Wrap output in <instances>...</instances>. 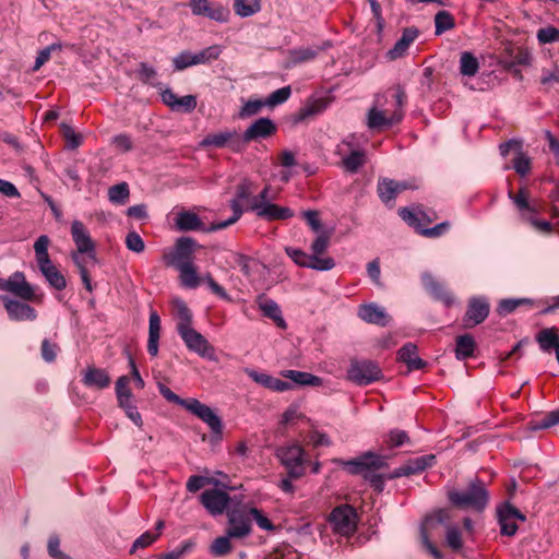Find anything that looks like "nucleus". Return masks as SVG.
<instances>
[{
  "label": "nucleus",
  "instance_id": "c756f323",
  "mask_svg": "<svg viewBox=\"0 0 559 559\" xmlns=\"http://www.w3.org/2000/svg\"><path fill=\"white\" fill-rule=\"evenodd\" d=\"M257 304L262 314L273 320L276 326L283 330L287 328L286 321L282 316V310L277 302L261 295L258 297Z\"/></svg>",
  "mask_w": 559,
  "mask_h": 559
},
{
  "label": "nucleus",
  "instance_id": "4468645a",
  "mask_svg": "<svg viewBox=\"0 0 559 559\" xmlns=\"http://www.w3.org/2000/svg\"><path fill=\"white\" fill-rule=\"evenodd\" d=\"M177 332L189 350L197 353L203 358H213L214 347L200 332L194 330L192 325L186 326Z\"/></svg>",
  "mask_w": 559,
  "mask_h": 559
},
{
  "label": "nucleus",
  "instance_id": "f704fd0d",
  "mask_svg": "<svg viewBox=\"0 0 559 559\" xmlns=\"http://www.w3.org/2000/svg\"><path fill=\"white\" fill-rule=\"evenodd\" d=\"M160 333V319L156 311L150 313L147 352L151 356L158 354V341Z\"/></svg>",
  "mask_w": 559,
  "mask_h": 559
},
{
  "label": "nucleus",
  "instance_id": "4be33fe9",
  "mask_svg": "<svg viewBox=\"0 0 559 559\" xmlns=\"http://www.w3.org/2000/svg\"><path fill=\"white\" fill-rule=\"evenodd\" d=\"M423 286L428 294H430L436 300L443 302L447 307L454 304V297L447 286L439 282L435 276L425 272L421 275Z\"/></svg>",
  "mask_w": 559,
  "mask_h": 559
},
{
  "label": "nucleus",
  "instance_id": "774afa93",
  "mask_svg": "<svg viewBox=\"0 0 559 559\" xmlns=\"http://www.w3.org/2000/svg\"><path fill=\"white\" fill-rule=\"evenodd\" d=\"M271 559H301V556L293 547L283 546L276 549Z\"/></svg>",
  "mask_w": 559,
  "mask_h": 559
},
{
  "label": "nucleus",
  "instance_id": "e2e57ef3",
  "mask_svg": "<svg viewBox=\"0 0 559 559\" xmlns=\"http://www.w3.org/2000/svg\"><path fill=\"white\" fill-rule=\"evenodd\" d=\"M559 424V408L547 413L540 420L533 424L532 429H547Z\"/></svg>",
  "mask_w": 559,
  "mask_h": 559
},
{
  "label": "nucleus",
  "instance_id": "f257e3e1",
  "mask_svg": "<svg viewBox=\"0 0 559 559\" xmlns=\"http://www.w3.org/2000/svg\"><path fill=\"white\" fill-rule=\"evenodd\" d=\"M406 103L407 95L400 84L377 93L366 116L368 129L379 131L400 123L404 118Z\"/></svg>",
  "mask_w": 559,
  "mask_h": 559
},
{
  "label": "nucleus",
  "instance_id": "72a5a7b5",
  "mask_svg": "<svg viewBox=\"0 0 559 559\" xmlns=\"http://www.w3.org/2000/svg\"><path fill=\"white\" fill-rule=\"evenodd\" d=\"M399 360L405 362L409 370H419L426 366V362L418 356L417 346L413 343L405 344L400 348Z\"/></svg>",
  "mask_w": 559,
  "mask_h": 559
},
{
  "label": "nucleus",
  "instance_id": "c85d7f7f",
  "mask_svg": "<svg viewBox=\"0 0 559 559\" xmlns=\"http://www.w3.org/2000/svg\"><path fill=\"white\" fill-rule=\"evenodd\" d=\"M358 317L367 323L377 324L381 326L388 325L390 321V317L388 316L385 310L372 302L361 305L358 308Z\"/></svg>",
  "mask_w": 559,
  "mask_h": 559
},
{
  "label": "nucleus",
  "instance_id": "7c9ffc66",
  "mask_svg": "<svg viewBox=\"0 0 559 559\" xmlns=\"http://www.w3.org/2000/svg\"><path fill=\"white\" fill-rule=\"evenodd\" d=\"M246 373L248 374V377L250 379H252L258 384H261L262 386L270 389L272 391H275V392H285L292 388V385L288 382L283 381L278 378H274L264 372H259L253 369H248L246 371Z\"/></svg>",
  "mask_w": 559,
  "mask_h": 559
},
{
  "label": "nucleus",
  "instance_id": "6ab92c4d",
  "mask_svg": "<svg viewBox=\"0 0 559 559\" xmlns=\"http://www.w3.org/2000/svg\"><path fill=\"white\" fill-rule=\"evenodd\" d=\"M489 314V304L485 298L473 297L469 299L466 312L463 317V326L472 329L486 320Z\"/></svg>",
  "mask_w": 559,
  "mask_h": 559
},
{
  "label": "nucleus",
  "instance_id": "5701e85b",
  "mask_svg": "<svg viewBox=\"0 0 559 559\" xmlns=\"http://www.w3.org/2000/svg\"><path fill=\"white\" fill-rule=\"evenodd\" d=\"M201 145L213 147H224L229 145L235 152L243 150L241 138L238 136L236 131L210 133L202 140Z\"/></svg>",
  "mask_w": 559,
  "mask_h": 559
},
{
  "label": "nucleus",
  "instance_id": "ddd939ff",
  "mask_svg": "<svg viewBox=\"0 0 559 559\" xmlns=\"http://www.w3.org/2000/svg\"><path fill=\"white\" fill-rule=\"evenodd\" d=\"M287 255L299 266L309 267L317 271H330L335 266L331 257H316L304 252L300 249L286 247Z\"/></svg>",
  "mask_w": 559,
  "mask_h": 559
},
{
  "label": "nucleus",
  "instance_id": "3c124183",
  "mask_svg": "<svg viewBox=\"0 0 559 559\" xmlns=\"http://www.w3.org/2000/svg\"><path fill=\"white\" fill-rule=\"evenodd\" d=\"M249 512H250L251 522L254 521L257 523V525L259 526V528H261L263 531H267V532H272L275 530L274 524L267 518V515L263 513L262 510H260L255 507L249 506Z\"/></svg>",
  "mask_w": 559,
  "mask_h": 559
},
{
  "label": "nucleus",
  "instance_id": "0eeeda50",
  "mask_svg": "<svg viewBox=\"0 0 559 559\" xmlns=\"http://www.w3.org/2000/svg\"><path fill=\"white\" fill-rule=\"evenodd\" d=\"M197 247L198 245L194 239L190 237H180L177 239L174 249L164 253V263L167 266H174L176 269L182 267V265L193 264Z\"/></svg>",
  "mask_w": 559,
  "mask_h": 559
},
{
  "label": "nucleus",
  "instance_id": "7ed1b4c3",
  "mask_svg": "<svg viewBox=\"0 0 559 559\" xmlns=\"http://www.w3.org/2000/svg\"><path fill=\"white\" fill-rule=\"evenodd\" d=\"M158 391L168 402L185 407L188 412L206 424L212 433L218 436L223 433V423L221 417L206 404L201 403L197 399H181L163 383H158Z\"/></svg>",
  "mask_w": 559,
  "mask_h": 559
},
{
  "label": "nucleus",
  "instance_id": "9b49d317",
  "mask_svg": "<svg viewBox=\"0 0 559 559\" xmlns=\"http://www.w3.org/2000/svg\"><path fill=\"white\" fill-rule=\"evenodd\" d=\"M304 454L305 451L299 444L282 447L277 451L281 463L286 467L289 477L293 479L300 478L305 474Z\"/></svg>",
  "mask_w": 559,
  "mask_h": 559
},
{
  "label": "nucleus",
  "instance_id": "864d4df0",
  "mask_svg": "<svg viewBox=\"0 0 559 559\" xmlns=\"http://www.w3.org/2000/svg\"><path fill=\"white\" fill-rule=\"evenodd\" d=\"M325 105L326 104L323 99H314L306 104L298 112V120H304L308 117L322 112L325 109Z\"/></svg>",
  "mask_w": 559,
  "mask_h": 559
},
{
  "label": "nucleus",
  "instance_id": "c9c22d12",
  "mask_svg": "<svg viewBox=\"0 0 559 559\" xmlns=\"http://www.w3.org/2000/svg\"><path fill=\"white\" fill-rule=\"evenodd\" d=\"M418 29L415 27L405 28L402 37L396 41L394 47L390 50L392 58L401 57L409 47V45L417 38Z\"/></svg>",
  "mask_w": 559,
  "mask_h": 559
},
{
  "label": "nucleus",
  "instance_id": "69168bd1",
  "mask_svg": "<svg viewBox=\"0 0 559 559\" xmlns=\"http://www.w3.org/2000/svg\"><path fill=\"white\" fill-rule=\"evenodd\" d=\"M513 168L521 176L527 175L531 170L530 157H527L522 152H518L515 157L513 158Z\"/></svg>",
  "mask_w": 559,
  "mask_h": 559
},
{
  "label": "nucleus",
  "instance_id": "4c0bfd02",
  "mask_svg": "<svg viewBox=\"0 0 559 559\" xmlns=\"http://www.w3.org/2000/svg\"><path fill=\"white\" fill-rule=\"evenodd\" d=\"M282 374H283V377L294 381L297 384H301V385L319 386L322 384V379L320 377H317L314 374H311V373L305 372V371L286 370Z\"/></svg>",
  "mask_w": 559,
  "mask_h": 559
},
{
  "label": "nucleus",
  "instance_id": "2f4dec72",
  "mask_svg": "<svg viewBox=\"0 0 559 559\" xmlns=\"http://www.w3.org/2000/svg\"><path fill=\"white\" fill-rule=\"evenodd\" d=\"M82 382L88 388L102 390L110 384V377L104 369L88 367L83 374Z\"/></svg>",
  "mask_w": 559,
  "mask_h": 559
},
{
  "label": "nucleus",
  "instance_id": "338daca9",
  "mask_svg": "<svg viewBox=\"0 0 559 559\" xmlns=\"http://www.w3.org/2000/svg\"><path fill=\"white\" fill-rule=\"evenodd\" d=\"M126 246L130 251L135 253H141L145 249L144 241L136 231L128 233L126 237Z\"/></svg>",
  "mask_w": 559,
  "mask_h": 559
},
{
  "label": "nucleus",
  "instance_id": "a211bd4d",
  "mask_svg": "<svg viewBox=\"0 0 559 559\" xmlns=\"http://www.w3.org/2000/svg\"><path fill=\"white\" fill-rule=\"evenodd\" d=\"M71 236L79 253H85L93 261L96 260V246L92 240L88 229L81 221H73L71 224Z\"/></svg>",
  "mask_w": 559,
  "mask_h": 559
},
{
  "label": "nucleus",
  "instance_id": "6e6d98bb",
  "mask_svg": "<svg viewBox=\"0 0 559 559\" xmlns=\"http://www.w3.org/2000/svg\"><path fill=\"white\" fill-rule=\"evenodd\" d=\"M331 234L328 231H321L317 235L316 239L311 245V254L316 257H321L323 254L330 243Z\"/></svg>",
  "mask_w": 559,
  "mask_h": 559
},
{
  "label": "nucleus",
  "instance_id": "6e6552de",
  "mask_svg": "<svg viewBox=\"0 0 559 559\" xmlns=\"http://www.w3.org/2000/svg\"><path fill=\"white\" fill-rule=\"evenodd\" d=\"M177 270L179 271V280L183 287L197 288L201 282L204 281L213 294L222 299L230 300L226 290L215 282L210 273H207L203 278L198 275V269L194 263L190 265H182V267Z\"/></svg>",
  "mask_w": 559,
  "mask_h": 559
},
{
  "label": "nucleus",
  "instance_id": "f03ea898",
  "mask_svg": "<svg viewBox=\"0 0 559 559\" xmlns=\"http://www.w3.org/2000/svg\"><path fill=\"white\" fill-rule=\"evenodd\" d=\"M338 463L349 474L362 475L377 491L383 490L384 477L376 471L386 466L385 457L369 451L353 460H340Z\"/></svg>",
  "mask_w": 559,
  "mask_h": 559
},
{
  "label": "nucleus",
  "instance_id": "052dcab7",
  "mask_svg": "<svg viewBox=\"0 0 559 559\" xmlns=\"http://www.w3.org/2000/svg\"><path fill=\"white\" fill-rule=\"evenodd\" d=\"M62 46L60 43H53L46 48L41 49L35 60V64L33 67L34 71L39 70L49 59L53 51L61 50Z\"/></svg>",
  "mask_w": 559,
  "mask_h": 559
},
{
  "label": "nucleus",
  "instance_id": "4d7b16f0",
  "mask_svg": "<svg viewBox=\"0 0 559 559\" xmlns=\"http://www.w3.org/2000/svg\"><path fill=\"white\" fill-rule=\"evenodd\" d=\"M264 106H266L265 100L249 99L243 104L238 116L241 119L252 117L258 115Z\"/></svg>",
  "mask_w": 559,
  "mask_h": 559
},
{
  "label": "nucleus",
  "instance_id": "393cba45",
  "mask_svg": "<svg viewBox=\"0 0 559 559\" xmlns=\"http://www.w3.org/2000/svg\"><path fill=\"white\" fill-rule=\"evenodd\" d=\"M276 131L275 123L270 118H259L251 123L243 132L241 141L245 146L246 143L258 139H265L273 135Z\"/></svg>",
  "mask_w": 559,
  "mask_h": 559
},
{
  "label": "nucleus",
  "instance_id": "09e8293b",
  "mask_svg": "<svg viewBox=\"0 0 559 559\" xmlns=\"http://www.w3.org/2000/svg\"><path fill=\"white\" fill-rule=\"evenodd\" d=\"M222 53V48L218 45L210 46L198 53H193L194 64L207 63L212 60H216Z\"/></svg>",
  "mask_w": 559,
  "mask_h": 559
},
{
  "label": "nucleus",
  "instance_id": "f8f14e48",
  "mask_svg": "<svg viewBox=\"0 0 559 559\" xmlns=\"http://www.w3.org/2000/svg\"><path fill=\"white\" fill-rule=\"evenodd\" d=\"M329 521L333 531L342 536H349L356 530V512L347 504L335 508Z\"/></svg>",
  "mask_w": 559,
  "mask_h": 559
},
{
  "label": "nucleus",
  "instance_id": "dca6fc26",
  "mask_svg": "<svg viewBox=\"0 0 559 559\" xmlns=\"http://www.w3.org/2000/svg\"><path fill=\"white\" fill-rule=\"evenodd\" d=\"M8 292L26 301L40 302L43 299V295L37 294L35 287L26 281L24 273L19 271L9 276Z\"/></svg>",
  "mask_w": 559,
  "mask_h": 559
},
{
  "label": "nucleus",
  "instance_id": "5fc2aeb1",
  "mask_svg": "<svg viewBox=\"0 0 559 559\" xmlns=\"http://www.w3.org/2000/svg\"><path fill=\"white\" fill-rule=\"evenodd\" d=\"M231 536H229L227 533L225 536H221L214 539V542L211 545V552L214 556H225L231 551V543H230Z\"/></svg>",
  "mask_w": 559,
  "mask_h": 559
},
{
  "label": "nucleus",
  "instance_id": "423d86ee",
  "mask_svg": "<svg viewBox=\"0 0 559 559\" xmlns=\"http://www.w3.org/2000/svg\"><path fill=\"white\" fill-rule=\"evenodd\" d=\"M335 154L341 157L342 167L355 174L367 162L366 151L360 147L356 135L346 136L336 145Z\"/></svg>",
  "mask_w": 559,
  "mask_h": 559
},
{
  "label": "nucleus",
  "instance_id": "a19ab883",
  "mask_svg": "<svg viewBox=\"0 0 559 559\" xmlns=\"http://www.w3.org/2000/svg\"><path fill=\"white\" fill-rule=\"evenodd\" d=\"M234 10L241 17L251 16L261 10V0H235Z\"/></svg>",
  "mask_w": 559,
  "mask_h": 559
},
{
  "label": "nucleus",
  "instance_id": "1a4fd4ad",
  "mask_svg": "<svg viewBox=\"0 0 559 559\" xmlns=\"http://www.w3.org/2000/svg\"><path fill=\"white\" fill-rule=\"evenodd\" d=\"M382 371L378 364L371 360H352L347 370V379L358 385H367L379 380Z\"/></svg>",
  "mask_w": 559,
  "mask_h": 559
},
{
  "label": "nucleus",
  "instance_id": "680f3d73",
  "mask_svg": "<svg viewBox=\"0 0 559 559\" xmlns=\"http://www.w3.org/2000/svg\"><path fill=\"white\" fill-rule=\"evenodd\" d=\"M536 37L539 44H551L559 41V29L554 26H547L537 31Z\"/></svg>",
  "mask_w": 559,
  "mask_h": 559
},
{
  "label": "nucleus",
  "instance_id": "bb28decb",
  "mask_svg": "<svg viewBox=\"0 0 559 559\" xmlns=\"http://www.w3.org/2000/svg\"><path fill=\"white\" fill-rule=\"evenodd\" d=\"M449 519L448 512L444 510H439L435 515L429 516L425 520L424 524L420 527V537L423 545L427 549V551L435 559H442V554L438 550V548L430 542L428 535V528L433 527L435 524H439Z\"/></svg>",
  "mask_w": 559,
  "mask_h": 559
},
{
  "label": "nucleus",
  "instance_id": "aec40b11",
  "mask_svg": "<svg viewBox=\"0 0 559 559\" xmlns=\"http://www.w3.org/2000/svg\"><path fill=\"white\" fill-rule=\"evenodd\" d=\"M436 456L432 454L418 456L408 460L405 464L395 468L392 473L386 475L388 479H394L403 476L415 475L424 472L426 468L435 464Z\"/></svg>",
  "mask_w": 559,
  "mask_h": 559
},
{
  "label": "nucleus",
  "instance_id": "0e129e2a",
  "mask_svg": "<svg viewBox=\"0 0 559 559\" xmlns=\"http://www.w3.org/2000/svg\"><path fill=\"white\" fill-rule=\"evenodd\" d=\"M445 538L447 544L451 549L457 551L462 548V536L460 530L456 526L450 525L447 527Z\"/></svg>",
  "mask_w": 559,
  "mask_h": 559
},
{
  "label": "nucleus",
  "instance_id": "39448f33",
  "mask_svg": "<svg viewBox=\"0 0 559 559\" xmlns=\"http://www.w3.org/2000/svg\"><path fill=\"white\" fill-rule=\"evenodd\" d=\"M49 243L50 240L46 235H41L37 238L34 243L36 262L40 273L44 275L48 284L57 290H62L67 287V281L49 258Z\"/></svg>",
  "mask_w": 559,
  "mask_h": 559
},
{
  "label": "nucleus",
  "instance_id": "79ce46f5",
  "mask_svg": "<svg viewBox=\"0 0 559 559\" xmlns=\"http://www.w3.org/2000/svg\"><path fill=\"white\" fill-rule=\"evenodd\" d=\"M479 69L477 58L468 51H464L460 57V72L466 76H474Z\"/></svg>",
  "mask_w": 559,
  "mask_h": 559
},
{
  "label": "nucleus",
  "instance_id": "13d9d810",
  "mask_svg": "<svg viewBox=\"0 0 559 559\" xmlns=\"http://www.w3.org/2000/svg\"><path fill=\"white\" fill-rule=\"evenodd\" d=\"M292 94L290 86H284L271 93L265 99V104L269 107H275L285 103Z\"/></svg>",
  "mask_w": 559,
  "mask_h": 559
},
{
  "label": "nucleus",
  "instance_id": "b1692460",
  "mask_svg": "<svg viewBox=\"0 0 559 559\" xmlns=\"http://www.w3.org/2000/svg\"><path fill=\"white\" fill-rule=\"evenodd\" d=\"M190 8L194 15L206 16L217 22H226L228 9L222 4H211L207 0H190Z\"/></svg>",
  "mask_w": 559,
  "mask_h": 559
},
{
  "label": "nucleus",
  "instance_id": "603ef678",
  "mask_svg": "<svg viewBox=\"0 0 559 559\" xmlns=\"http://www.w3.org/2000/svg\"><path fill=\"white\" fill-rule=\"evenodd\" d=\"M388 448L393 449L406 443H409V437L406 431L400 429H392L389 431L384 439Z\"/></svg>",
  "mask_w": 559,
  "mask_h": 559
},
{
  "label": "nucleus",
  "instance_id": "de8ad7c7",
  "mask_svg": "<svg viewBox=\"0 0 559 559\" xmlns=\"http://www.w3.org/2000/svg\"><path fill=\"white\" fill-rule=\"evenodd\" d=\"M230 207L233 210V216L229 219H227V221L219 222V223H216V224H212L209 227V230H221V229H224V228L235 224L241 217L242 209H241L239 200H237V199L231 200L230 201Z\"/></svg>",
  "mask_w": 559,
  "mask_h": 559
},
{
  "label": "nucleus",
  "instance_id": "bf43d9fd",
  "mask_svg": "<svg viewBox=\"0 0 559 559\" xmlns=\"http://www.w3.org/2000/svg\"><path fill=\"white\" fill-rule=\"evenodd\" d=\"M525 304H531V300L526 298L503 299L499 302L497 311L500 316H507L513 312L518 307Z\"/></svg>",
  "mask_w": 559,
  "mask_h": 559
},
{
  "label": "nucleus",
  "instance_id": "cd10ccee",
  "mask_svg": "<svg viewBox=\"0 0 559 559\" xmlns=\"http://www.w3.org/2000/svg\"><path fill=\"white\" fill-rule=\"evenodd\" d=\"M175 226L179 231H210L209 228L204 226V223L202 222L200 216L197 213L188 210H180L176 214Z\"/></svg>",
  "mask_w": 559,
  "mask_h": 559
},
{
  "label": "nucleus",
  "instance_id": "58836bf2",
  "mask_svg": "<svg viewBox=\"0 0 559 559\" xmlns=\"http://www.w3.org/2000/svg\"><path fill=\"white\" fill-rule=\"evenodd\" d=\"M476 344L474 337L469 334L456 337L455 356L460 360L467 359L474 355Z\"/></svg>",
  "mask_w": 559,
  "mask_h": 559
},
{
  "label": "nucleus",
  "instance_id": "8fccbe9b",
  "mask_svg": "<svg viewBox=\"0 0 559 559\" xmlns=\"http://www.w3.org/2000/svg\"><path fill=\"white\" fill-rule=\"evenodd\" d=\"M130 194L129 187L126 182L115 185L108 190V198L110 202L117 204H123L128 200Z\"/></svg>",
  "mask_w": 559,
  "mask_h": 559
},
{
  "label": "nucleus",
  "instance_id": "e433bc0d",
  "mask_svg": "<svg viewBox=\"0 0 559 559\" xmlns=\"http://www.w3.org/2000/svg\"><path fill=\"white\" fill-rule=\"evenodd\" d=\"M173 309L177 318V331L192 325V312L186 302L179 298L173 300Z\"/></svg>",
  "mask_w": 559,
  "mask_h": 559
},
{
  "label": "nucleus",
  "instance_id": "37998d69",
  "mask_svg": "<svg viewBox=\"0 0 559 559\" xmlns=\"http://www.w3.org/2000/svg\"><path fill=\"white\" fill-rule=\"evenodd\" d=\"M378 194L381 201L385 204L392 202L397 193L395 190V180L382 178L378 181Z\"/></svg>",
  "mask_w": 559,
  "mask_h": 559
},
{
  "label": "nucleus",
  "instance_id": "9d476101",
  "mask_svg": "<svg viewBox=\"0 0 559 559\" xmlns=\"http://www.w3.org/2000/svg\"><path fill=\"white\" fill-rule=\"evenodd\" d=\"M228 527L226 533L237 539L249 536L252 532L249 504H241L227 512Z\"/></svg>",
  "mask_w": 559,
  "mask_h": 559
},
{
  "label": "nucleus",
  "instance_id": "f3484780",
  "mask_svg": "<svg viewBox=\"0 0 559 559\" xmlns=\"http://www.w3.org/2000/svg\"><path fill=\"white\" fill-rule=\"evenodd\" d=\"M200 501L211 515L216 516L227 510L230 497L219 489H206L201 493Z\"/></svg>",
  "mask_w": 559,
  "mask_h": 559
},
{
  "label": "nucleus",
  "instance_id": "473e14b6",
  "mask_svg": "<svg viewBox=\"0 0 559 559\" xmlns=\"http://www.w3.org/2000/svg\"><path fill=\"white\" fill-rule=\"evenodd\" d=\"M508 197L520 211L522 219L527 218L531 214L537 213L535 205L531 204L528 201L530 193L526 188H520L516 193L509 190Z\"/></svg>",
  "mask_w": 559,
  "mask_h": 559
},
{
  "label": "nucleus",
  "instance_id": "c03bdc74",
  "mask_svg": "<svg viewBox=\"0 0 559 559\" xmlns=\"http://www.w3.org/2000/svg\"><path fill=\"white\" fill-rule=\"evenodd\" d=\"M455 21L453 15L448 11H439L435 16V33L441 35L442 33L454 28Z\"/></svg>",
  "mask_w": 559,
  "mask_h": 559
},
{
  "label": "nucleus",
  "instance_id": "49530a36",
  "mask_svg": "<svg viewBox=\"0 0 559 559\" xmlns=\"http://www.w3.org/2000/svg\"><path fill=\"white\" fill-rule=\"evenodd\" d=\"M130 379L127 376H121L116 382V394L118 404H126L132 401V392L129 388Z\"/></svg>",
  "mask_w": 559,
  "mask_h": 559
},
{
  "label": "nucleus",
  "instance_id": "20e7f679",
  "mask_svg": "<svg viewBox=\"0 0 559 559\" xmlns=\"http://www.w3.org/2000/svg\"><path fill=\"white\" fill-rule=\"evenodd\" d=\"M448 498L457 508L483 511L488 503L489 495L484 481L475 478L465 490L449 491Z\"/></svg>",
  "mask_w": 559,
  "mask_h": 559
},
{
  "label": "nucleus",
  "instance_id": "2eb2a0df",
  "mask_svg": "<svg viewBox=\"0 0 559 559\" xmlns=\"http://www.w3.org/2000/svg\"><path fill=\"white\" fill-rule=\"evenodd\" d=\"M500 532L506 536H513L518 532V522H524L526 516L509 502H504L497 509Z\"/></svg>",
  "mask_w": 559,
  "mask_h": 559
},
{
  "label": "nucleus",
  "instance_id": "a18cd8bd",
  "mask_svg": "<svg viewBox=\"0 0 559 559\" xmlns=\"http://www.w3.org/2000/svg\"><path fill=\"white\" fill-rule=\"evenodd\" d=\"M83 253H79V251H74L71 253V259L79 269L81 280L88 292L93 290L91 277L88 274V270L86 267V259L82 257Z\"/></svg>",
  "mask_w": 559,
  "mask_h": 559
},
{
  "label": "nucleus",
  "instance_id": "ea45409f",
  "mask_svg": "<svg viewBox=\"0 0 559 559\" xmlns=\"http://www.w3.org/2000/svg\"><path fill=\"white\" fill-rule=\"evenodd\" d=\"M400 216L403 221H405L409 226L419 229H425L424 225L431 222V219L425 213H414L407 207H402L399 211Z\"/></svg>",
  "mask_w": 559,
  "mask_h": 559
},
{
  "label": "nucleus",
  "instance_id": "a878e982",
  "mask_svg": "<svg viewBox=\"0 0 559 559\" xmlns=\"http://www.w3.org/2000/svg\"><path fill=\"white\" fill-rule=\"evenodd\" d=\"M4 309L10 320L13 321H34L37 318L36 310L27 304L11 299L7 296L1 297Z\"/></svg>",
  "mask_w": 559,
  "mask_h": 559
},
{
  "label": "nucleus",
  "instance_id": "412c9836",
  "mask_svg": "<svg viewBox=\"0 0 559 559\" xmlns=\"http://www.w3.org/2000/svg\"><path fill=\"white\" fill-rule=\"evenodd\" d=\"M259 217L267 221H284L294 216L293 210L275 203L253 201L250 207Z\"/></svg>",
  "mask_w": 559,
  "mask_h": 559
}]
</instances>
